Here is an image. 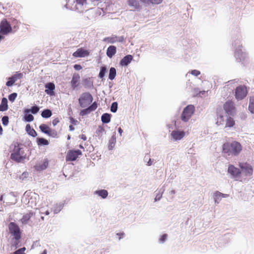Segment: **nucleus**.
<instances>
[{"label":"nucleus","instance_id":"f257e3e1","mask_svg":"<svg viewBox=\"0 0 254 254\" xmlns=\"http://www.w3.org/2000/svg\"><path fill=\"white\" fill-rule=\"evenodd\" d=\"M242 150L240 143L236 141L226 142L223 145V152L229 156H237Z\"/></svg>","mask_w":254,"mask_h":254},{"label":"nucleus","instance_id":"f03ea898","mask_svg":"<svg viewBox=\"0 0 254 254\" xmlns=\"http://www.w3.org/2000/svg\"><path fill=\"white\" fill-rule=\"evenodd\" d=\"M87 5L86 0H66L65 7L71 10L82 12L87 8Z\"/></svg>","mask_w":254,"mask_h":254},{"label":"nucleus","instance_id":"7ed1b4c3","mask_svg":"<svg viewBox=\"0 0 254 254\" xmlns=\"http://www.w3.org/2000/svg\"><path fill=\"white\" fill-rule=\"evenodd\" d=\"M26 157V154L25 153L23 148L20 147L19 145H15L13 152L10 155L11 159L17 163H20L23 162Z\"/></svg>","mask_w":254,"mask_h":254},{"label":"nucleus","instance_id":"20e7f679","mask_svg":"<svg viewBox=\"0 0 254 254\" xmlns=\"http://www.w3.org/2000/svg\"><path fill=\"white\" fill-rule=\"evenodd\" d=\"M232 44L235 49V56L237 60H239V62H241L246 57V54L244 53L242 50V45L241 40L240 39H237L233 42Z\"/></svg>","mask_w":254,"mask_h":254},{"label":"nucleus","instance_id":"39448f33","mask_svg":"<svg viewBox=\"0 0 254 254\" xmlns=\"http://www.w3.org/2000/svg\"><path fill=\"white\" fill-rule=\"evenodd\" d=\"M93 100V97L90 93L89 92H84L80 96L78 99V102L81 107L85 108L92 102Z\"/></svg>","mask_w":254,"mask_h":254},{"label":"nucleus","instance_id":"423d86ee","mask_svg":"<svg viewBox=\"0 0 254 254\" xmlns=\"http://www.w3.org/2000/svg\"><path fill=\"white\" fill-rule=\"evenodd\" d=\"M194 112V107L192 105L187 106L184 109L181 115V119L185 122L189 121Z\"/></svg>","mask_w":254,"mask_h":254},{"label":"nucleus","instance_id":"0eeeda50","mask_svg":"<svg viewBox=\"0 0 254 254\" xmlns=\"http://www.w3.org/2000/svg\"><path fill=\"white\" fill-rule=\"evenodd\" d=\"M9 233L13 237H21V232L19 227L15 223L11 222L8 224Z\"/></svg>","mask_w":254,"mask_h":254},{"label":"nucleus","instance_id":"6e6552de","mask_svg":"<svg viewBox=\"0 0 254 254\" xmlns=\"http://www.w3.org/2000/svg\"><path fill=\"white\" fill-rule=\"evenodd\" d=\"M12 28L10 24L4 19L0 23V33L2 35H7L11 32Z\"/></svg>","mask_w":254,"mask_h":254},{"label":"nucleus","instance_id":"1a4fd4ad","mask_svg":"<svg viewBox=\"0 0 254 254\" xmlns=\"http://www.w3.org/2000/svg\"><path fill=\"white\" fill-rule=\"evenodd\" d=\"M228 173L231 175V178L237 180L239 178L241 171L239 169L235 167L233 165H230L228 168Z\"/></svg>","mask_w":254,"mask_h":254},{"label":"nucleus","instance_id":"9d476101","mask_svg":"<svg viewBox=\"0 0 254 254\" xmlns=\"http://www.w3.org/2000/svg\"><path fill=\"white\" fill-rule=\"evenodd\" d=\"M239 167L242 170V172L246 176H251L253 174V169L251 165L247 163H240Z\"/></svg>","mask_w":254,"mask_h":254},{"label":"nucleus","instance_id":"9b49d317","mask_svg":"<svg viewBox=\"0 0 254 254\" xmlns=\"http://www.w3.org/2000/svg\"><path fill=\"white\" fill-rule=\"evenodd\" d=\"M247 91L245 86H240L236 89L235 96L236 99L242 100L247 95Z\"/></svg>","mask_w":254,"mask_h":254},{"label":"nucleus","instance_id":"f8f14e48","mask_svg":"<svg viewBox=\"0 0 254 254\" xmlns=\"http://www.w3.org/2000/svg\"><path fill=\"white\" fill-rule=\"evenodd\" d=\"M223 108L226 113L229 115L233 116L235 113V107L232 101H227L224 104Z\"/></svg>","mask_w":254,"mask_h":254},{"label":"nucleus","instance_id":"ddd939ff","mask_svg":"<svg viewBox=\"0 0 254 254\" xmlns=\"http://www.w3.org/2000/svg\"><path fill=\"white\" fill-rule=\"evenodd\" d=\"M81 154L82 152L80 150H70L67 153L66 160V161H74Z\"/></svg>","mask_w":254,"mask_h":254},{"label":"nucleus","instance_id":"4468645a","mask_svg":"<svg viewBox=\"0 0 254 254\" xmlns=\"http://www.w3.org/2000/svg\"><path fill=\"white\" fill-rule=\"evenodd\" d=\"M97 103L96 102H94L87 108L81 110L79 115L81 116H85L95 111L97 109Z\"/></svg>","mask_w":254,"mask_h":254},{"label":"nucleus","instance_id":"2eb2a0df","mask_svg":"<svg viewBox=\"0 0 254 254\" xmlns=\"http://www.w3.org/2000/svg\"><path fill=\"white\" fill-rule=\"evenodd\" d=\"M185 135V132L184 131L179 130H173L171 133V138L174 141L182 139Z\"/></svg>","mask_w":254,"mask_h":254},{"label":"nucleus","instance_id":"dca6fc26","mask_svg":"<svg viewBox=\"0 0 254 254\" xmlns=\"http://www.w3.org/2000/svg\"><path fill=\"white\" fill-rule=\"evenodd\" d=\"M21 237H13L11 240L10 248L11 250H14L19 247L20 245V239Z\"/></svg>","mask_w":254,"mask_h":254},{"label":"nucleus","instance_id":"f3484780","mask_svg":"<svg viewBox=\"0 0 254 254\" xmlns=\"http://www.w3.org/2000/svg\"><path fill=\"white\" fill-rule=\"evenodd\" d=\"M228 195L227 194L222 193L218 191H216L213 195V197L215 202V203L217 204L219 203L223 197H227Z\"/></svg>","mask_w":254,"mask_h":254},{"label":"nucleus","instance_id":"a211bd4d","mask_svg":"<svg viewBox=\"0 0 254 254\" xmlns=\"http://www.w3.org/2000/svg\"><path fill=\"white\" fill-rule=\"evenodd\" d=\"M124 40V37L123 36H113L106 38L105 41H107L109 43L113 44L116 42H123Z\"/></svg>","mask_w":254,"mask_h":254},{"label":"nucleus","instance_id":"6ab92c4d","mask_svg":"<svg viewBox=\"0 0 254 254\" xmlns=\"http://www.w3.org/2000/svg\"><path fill=\"white\" fill-rule=\"evenodd\" d=\"M80 81V76L77 73H74L70 81L71 86L73 90H74L79 85Z\"/></svg>","mask_w":254,"mask_h":254},{"label":"nucleus","instance_id":"aec40b11","mask_svg":"<svg viewBox=\"0 0 254 254\" xmlns=\"http://www.w3.org/2000/svg\"><path fill=\"white\" fill-rule=\"evenodd\" d=\"M132 59L133 57L131 55H127L121 60L120 64L123 66H126L131 63Z\"/></svg>","mask_w":254,"mask_h":254},{"label":"nucleus","instance_id":"412c9836","mask_svg":"<svg viewBox=\"0 0 254 254\" xmlns=\"http://www.w3.org/2000/svg\"><path fill=\"white\" fill-rule=\"evenodd\" d=\"M45 92L50 96L53 95L54 94V90L55 85L52 82H49L45 85Z\"/></svg>","mask_w":254,"mask_h":254},{"label":"nucleus","instance_id":"4be33fe9","mask_svg":"<svg viewBox=\"0 0 254 254\" xmlns=\"http://www.w3.org/2000/svg\"><path fill=\"white\" fill-rule=\"evenodd\" d=\"M73 56L76 58L85 57L88 55V52L82 48H79L73 53Z\"/></svg>","mask_w":254,"mask_h":254},{"label":"nucleus","instance_id":"5701e85b","mask_svg":"<svg viewBox=\"0 0 254 254\" xmlns=\"http://www.w3.org/2000/svg\"><path fill=\"white\" fill-rule=\"evenodd\" d=\"M128 4L133 10L139 9L140 7L139 2L137 0H128Z\"/></svg>","mask_w":254,"mask_h":254},{"label":"nucleus","instance_id":"b1692460","mask_svg":"<svg viewBox=\"0 0 254 254\" xmlns=\"http://www.w3.org/2000/svg\"><path fill=\"white\" fill-rule=\"evenodd\" d=\"M116 47L115 46H110L107 50L106 54L107 56L111 58L116 53Z\"/></svg>","mask_w":254,"mask_h":254},{"label":"nucleus","instance_id":"393cba45","mask_svg":"<svg viewBox=\"0 0 254 254\" xmlns=\"http://www.w3.org/2000/svg\"><path fill=\"white\" fill-rule=\"evenodd\" d=\"M33 213L32 212H29V213L23 216L22 218L20 220V221L23 224H26L30 218L33 216Z\"/></svg>","mask_w":254,"mask_h":254},{"label":"nucleus","instance_id":"a878e982","mask_svg":"<svg viewBox=\"0 0 254 254\" xmlns=\"http://www.w3.org/2000/svg\"><path fill=\"white\" fill-rule=\"evenodd\" d=\"M8 109L7 100L5 98H3L0 105V111H5Z\"/></svg>","mask_w":254,"mask_h":254},{"label":"nucleus","instance_id":"bb28decb","mask_svg":"<svg viewBox=\"0 0 254 254\" xmlns=\"http://www.w3.org/2000/svg\"><path fill=\"white\" fill-rule=\"evenodd\" d=\"M111 114L104 113L101 116V121L104 124H108L111 121Z\"/></svg>","mask_w":254,"mask_h":254},{"label":"nucleus","instance_id":"cd10ccee","mask_svg":"<svg viewBox=\"0 0 254 254\" xmlns=\"http://www.w3.org/2000/svg\"><path fill=\"white\" fill-rule=\"evenodd\" d=\"M83 85L86 88H91L93 86V82L90 78H87L83 80Z\"/></svg>","mask_w":254,"mask_h":254},{"label":"nucleus","instance_id":"c85d7f7f","mask_svg":"<svg viewBox=\"0 0 254 254\" xmlns=\"http://www.w3.org/2000/svg\"><path fill=\"white\" fill-rule=\"evenodd\" d=\"M26 130L27 132L28 133L29 135L33 136L35 137L37 136V134L36 131L31 127V126L30 125L28 124L26 125L25 127Z\"/></svg>","mask_w":254,"mask_h":254},{"label":"nucleus","instance_id":"c756f323","mask_svg":"<svg viewBox=\"0 0 254 254\" xmlns=\"http://www.w3.org/2000/svg\"><path fill=\"white\" fill-rule=\"evenodd\" d=\"M95 193L97 194L98 196H101L103 199L106 198L108 195L107 190H96L95 191Z\"/></svg>","mask_w":254,"mask_h":254},{"label":"nucleus","instance_id":"7c9ffc66","mask_svg":"<svg viewBox=\"0 0 254 254\" xmlns=\"http://www.w3.org/2000/svg\"><path fill=\"white\" fill-rule=\"evenodd\" d=\"M39 108L37 106L35 105V106H32L31 107V108L30 109H25L24 111V113L31 112V113H32L33 114H36L39 112Z\"/></svg>","mask_w":254,"mask_h":254},{"label":"nucleus","instance_id":"2f4dec72","mask_svg":"<svg viewBox=\"0 0 254 254\" xmlns=\"http://www.w3.org/2000/svg\"><path fill=\"white\" fill-rule=\"evenodd\" d=\"M116 142V138L115 135L114 134L109 141L108 148L109 150H112L114 147Z\"/></svg>","mask_w":254,"mask_h":254},{"label":"nucleus","instance_id":"473e14b6","mask_svg":"<svg viewBox=\"0 0 254 254\" xmlns=\"http://www.w3.org/2000/svg\"><path fill=\"white\" fill-rule=\"evenodd\" d=\"M94 12L92 9H88L86 10L85 16L88 20H92L94 16Z\"/></svg>","mask_w":254,"mask_h":254},{"label":"nucleus","instance_id":"72a5a7b5","mask_svg":"<svg viewBox=\"0 0 254 254\" xmlns=\"http://www.w3.org/2000/svg\"><path fill=\"white\" fill-rule=\"evenodd\" d=\"M52 115V111L49 109H45L41 113V116L44 118H50Z\"/></svg>","mask_w":254,"mask_h":254},{"label":"nucleus","instance_id":"f704fd0d","mask_svg":"<svg viewBox=\"0 0 254 254\" xmlns=\"http://www.w3.org/2000/svg\"><path fill=\"white\" fill-rule=\"evenodd\" d=\"M39 128L42 132L47 134L49 133V131L51 129L49 127L45 124L41 125L39 127Z\"/></svg>","mask_w":254,"mask_h":254},{"label":"nucleus","instance_id":"c9c22d12","mask_svg":"<svg viewBox=\"0 0 254 254\" xmlns=\"http://www.w3.org/2000/svg\"><path fill=\"white\" fill-rule=\"evenodd\" d=\"M116 75V70L114 67H111L109 71V78L113 80Z\"/></svg>","mask_w":254,"mask_h":254},{"label":"nucleus","instance_id":"e433bc0d","mask_svg":"<svg viewBox=\"0 0 254 254\" xmlns=\"http://www.w3.org/2000/svg\"><path fill=\"white\" fill-rule=\"evenodd\" d=\"M64 207V203L60 202L56 204L54 206V213L57 214L63 209Z\"/></svg>","mask_w":254,"mask_h":254},{"label":"nucleus","instance_id":"4c0bfd02","mask_svg":"<svg viewBox=\"0 0 254 254\" xmlns=\"http://www.w3.org/2000/svg\"><path fill=\"white\" fill-rule=\"evenodd\" d=\"M37 142L38 145H47L49 144V141L44 138H37Z\"/></svg>","mask_w":254,"mask_h":254},{"label":"nucleus","instance_id":"58836bf2","mask_svg":"<svg viewBox=\"0 0 254 254\" xmlns=\"http://www.w3.org/2000/svg\"><path fill=\"white\" fill-rule=\"evenodd\" d=\"M235 125V121L231 117H227L226 120V127H231Z\"/></svg>","mask_w":254,"mask_h":254},{"label":"nucleus","instance_id":"ea45409f","mask_svg":"<svg viewBox=\"0 0 254 254\" xmlns=\"http://www.w3.org/2000/svg\"><path fill=\"white\" fill-rule=\"evenodd\" d=\"M249 110L251 113L254 114V97H251L250 99Z\"/></svg>","mask_w":254,"mask_h":254},{"label":"nucleus","instance_id":"a19ab883","mask_svg":"<svg viewBox=\"0 0 254 254\" xmlns=\"http://www.w3.org/2000/svg\"><path fill=\"white\" fill-rule=\"evenodd\" d=\"M141 2L147 4H159L163 0H140Z\"/></svg>","mask_w":254,"mask_h":254},{"label":"nucleus","instance_id":"79ce46f5","mask_svg":"<svg viewBox=\"0 0 254 254\" xmlns=\"http://www.w3.org/2000/svg\"><path fill=\"white\" fill-rule=\"evenodd\" d=\"M24 120L27 122H31L34 120V117L29 113H24Z\"/></svg>","mask_w":254,"mask_h":254},{"label":"nucleus","instance_id":"37998d69","mask_svg":"<svg viewBox=\"0 0 254 254\" xmlns=\"http://www.w3.org/2000/svg\"><path fill=\"white\" fill-rule=\"evenodd\" d=\"M107 72V68L105 66H101L100 68V72L99 73V77L102 78L104 77L106 73Z\"/></svg>","mask_w":254,"mask_h":254},{"label":"nucleus","instance_id":"c03bdc74","mask_svg":"<svg viewBox=\"0 0 254 254\" xmlns=\"http://www.w3.org/2000/svg\"><path fill=\"white\" fill-rule=\"evenodd\" d=\"M104 132H105V130L104 128L101 126H99L96 131L97 135L99 137H102Z\"/></svg>","mask_w":254,"mask_h":254},{"label":"nucleus","instance_id":"a18cd8bd","mask_svg":"<svg viewBox=\"0 0 254 254\" xmlns=\"http://www.w3.org/2000/svg\"><path fill=\"white\" fill-rule=\"evenodd\" d=\"M165 190V189H160L159 190L158 193L156 194L155 198H154V201H157L160 200L162 197V194Z\"/></svg>","mask_w":254,"mask_h":254},{"label":"nucleus","instance_id":"49530a36","mask_svg":"<svg viewBox=\"0 0 254 254\" xmlns=\"http://www.w3.org/2000/svg\"><path fill=\"white\" fill-rule=\"evenodd\" d=\"M144 161L146 162V165L149 166H151L153 163V161L151 158H150V156L148 154H146L144 158Z\"/></svg>","mask_w":254,"mask_h":254},{"label":"nucleus","instance_id":"de8ad7c7","mask_svg":"<svg viewBox=\"0 0 254 254\" xmlns=\"http://www.w3.org/2000/svg\"><path fill=\"white\" fill-rule=\"evenodd\" d=\"M224 122V119L223 116L221 115H218V117H217L216 124L218 126H219V125L223 124Z\"/></svg>","mask_w":254,"mask_h":254},{"label":"nucleus","instance_id":"09e8293b","mask_svg":"<svg viewBox=\"0 0 254 254\" xmlns=\"http://www.w3.org/2000/svg\"><path fill=\"white\" fill-rule=\"evenodd\" d=\"M48 165V162L47 160H45L42 165L39 166H37V169L39 170H44L47 168Z\"/></svg>","mask_w":254,"mask_h":254},{"label":"nucleus","instance_id":"8fccbe9b","mask_svg":"<svg viewBox=\"0 0 254 254\" xmlns=\"http://www.w3.org/2000/svg\"><path fill=\"white\" fill-rule=\"evenodd\" d=\"M111 111L113 113H116L118 110V103L117 102H113L111 106Z\"/></svg>","mask_w":254,"mask_h":254},{"label":"nucleus","instance_id":"3c124183","mask_svg":"<svg viewBox=\"0 0 254 254\" xmlns=\"http://www.w3.org/2000/svg\"><path fill=\"white\" fill-rule=\"evenodd\" d=\"M23 74L21 73H16L14 75L12 76L11 77L14 81V82L16 81L18 79H20L22 77Z\"/></svg>","mask_w":254,"mask_h":254},{"label":"nucleus","instance_id":"603ef678","mask_svg":"<svg viewBox=\"0 0 254 254\" xmlns=\"http://www.w3.org/2000/svg\"><path fill=\"white\" fill-rule=\"evenodd\" d=\"M17 94L16 93H11L10 95H9L8 99L10 102H13L15 100L16 98L17 97Z\"/></svg>","mask_w":254,"mask_h":254},{"label":"nucleus","instance_id":"864d4df0","mask_svg":"<svg viewBox=\"0 0 254 254\" xmlns=\"http://www.w3.org/2000/svg\"><path fill=\"white\" fill-rule=\"evenodd\" d=\"M2 123L3 126H6L8 124V116H5L2 118Z\"/></svg>","mask_w":254,"mask_h":254},{"label":"nucleus","instance_id":"5fc2aeb1","mask_svg":"<svg viewBox=\"0 0 254 254\" xmlns=\"http://www.w3.org/2000/svg\"><path fill=\"white\" fill-rule=\"evenodd\" d=\"M8 81L6 82V85L7 86H11L14 83V81L11 77H9Z\"/></svg>","mask_w":254,"mask_h":254},{"label":"nucleus","instance_id":"6e6d98bb","mask_svg":"<svg viewBox=\"0 0 254 254\" xmlns=\"http://www.w3.org/2000/svg\"><path fill=\"white\" fill-rule=\"evenodd\" d=\"M49 133L47 134L49 136H52L53 137H55L57 135V133L55 130H52L51 129L49 131Z\"/></svg>","mask_w":254,"mask_h":254},{"label":"nucleus","instance_id":"4d7b16f0","mask_svg":"<svg viewBox=\"0 0 254 254\" xmlns=\"http://www.w3.org/2000/svg\"><path fill=\"white\" fill-rule=\"evenodd\" d=\"M28 176V173L26 172H23L20 176L19 179L21 180H24L26 179Z\"/></svg>","mask_w":254,"mask_h":254},{"label":"nucleus","instance_id":"13d9d810","mask_svg":"<svg viewBox=\"0 0 254 254\" xmlns=\"http://www.w3.org/2000/svg\"><path fill=\"white\" fill-rule=\"evenodd\" d=\"M26 250V248L25 247L22 248L21 249H18L16 251V253L17 254H25L24 252Z\"/></svg>","mask_w":254,"mask_h":254},{"label":"nucleus","instance_id":"bf43d9fd","mask_svg":"<svg viewBox=\"0 0 254 254\" xmlns=\"http://www.w3.org/2000/svg\"><path fill=\"white\" fill-rule=\"evenodd\" d=\"M167 234H164L162 236L161 238L159 239V242L160 243H163L167 239Z\"/></svg>","mask_w":254,"mask_h":254},{"label":"nucleus","instance_id":"052dcab7","mask_svg":"<svg viewBox=\"0 0 254 254\" xmlns=\"http://www.w3.org/2000/svg\"><path fill=\"white\" fill-rule=\"evenodd\" d=\"M191 73L195 76H197L200 74V72L197 70L194 69L191 70Z\"/></svg>","mask_w":254,"mask_h":254},{"label":"nucleus","instance_id":"680f3d73","mask_svg":"<svg viewBox=\"0 0 254 254\" xmlns=\"http://www.w3.org/2000/svg\"><path fill=\"white\" fill-rule=\"evenodd\" d=\"M70 122L72 124H73V125H76L78 122H77V120H76L75 119H73V118H72V117H70Z\"/></svg>","mask_w":254,"mask_h":254},{"label":"nucleus","instance_id":"e2e57ef3","mask_svg":"<svg viewBox=\"0 0 254 254\" xmlns=\"http://www.w3.org/2000/svg\"><path fill=\"white\" fill-rule=\"evenodd\" d=\"M59 123V120L58 118L55 119L53 122L52 124L54 126H56Z\"/></svg>","mask_w":254,"mask_h":254},{"label":"nucleus","instance_id":"0e129e2a","mask_svg":"<svg viewBox=\"0 0 254 254\" xmlns=\"http://www.w3.org/2000/svg\"><path fill=\"white\" fill-rule=\"evenodd\" d=\"M73 67L75 70H80L82 68L81 66L79 64H74Z\"/></svg>","mask_w":254,"mask_h":254},{"label":"nucleus","instance_id":"69168bd1","mask_svg":"<svg viewBox=\"0 0 254 254\" xmlns=\"http://www.w3.org/2000/svg\"><path fill=\"white\" fill-rule=\"evenodd\" d=\"M81 138L82 139H83V140H86L87 139V137H86V135L84 134H82L81 135Z\"/></svg>","mask_w":254,"mask_h":254},{"label":"nucleus","instance_id":"338daca9","mask_svg":"<svg viewBox=\"0 0 254 254\" xmlns=\"http://www.w3.org/2000/svg\"><path fill=\"white\" fill-rule=\"evenodd\" d=\"M123 130L121 127H119L118 128V132L120 133V136H122V133H123Z\"/></svg>","mask_w":254,"mask_h":254},{"label":"nucleus","instance_id":"774afa93","mask_svg":"<svg viewBox=\"0 0 254 254\" xmlns=\"http://www.w3.org/2000/svg\"><path fill=\"white\" fill-rule=\"evenodd\" d=\"M69 130L71 131H73L74 130V127L72 125H70L69 127Z\"/></svg>","mask_w":254,"mask_h":254}]
</instances>
